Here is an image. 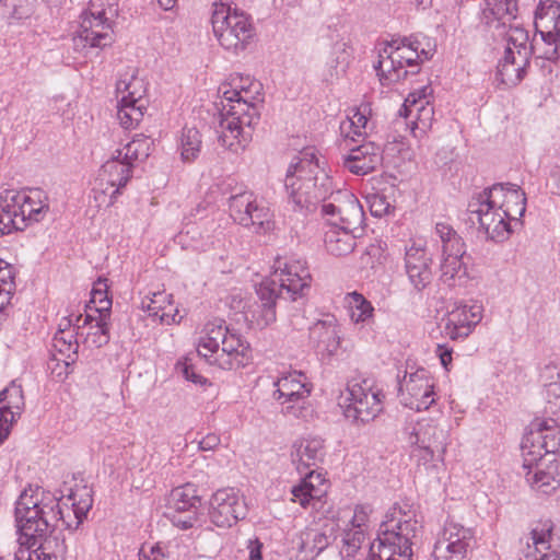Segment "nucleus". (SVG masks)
I'll return each instance as SVG.
<instances>
[{"mask_svg": "<svg viewBox=\"0 0 560 560\" xmlns=\"http://www.w3.org/2000/svg\"><path fill=\"white\" fill-rule=\"evenodd\" d=\"M312 277L306 261L300 258L277 259L271 278L256 288L258 301L248 311L250 323L265 328L276 322L278 300L296 301L311 288Z\"/></svg>", "mask_w": 560, "mask_h": 560, "instance_id": "f257e3e1", "label": "nucleus"}, {"mask_svg": "<svg viewBox=\"0 0 560 560\" xmlns=\"http://www.w3.org/2000/svg\"><path fill=\"white\" fill-rule=\"evenodd\" d=\"M18 547H35L63 520L60 500L40 487L28 486L15 502Z\"/></svg>", "mask_w": 560, "mask_h": 560, "instance_id": "f03ea898", "label": "nucleus"}, {"mask_svg": "<svg viewBox=\"0 0 560 560\" xmlns=\"http://www.w3.org/2000/svg\"><path fill=\"white\" fill-rule=\"evenodd\" d=\"M293 210L301 213L314 211L331 197L332 180L318 164L314 153H303L293 159L284 178Z\"/></svg>", "mask_w": 560, "mask_h": 560, "instance_id": "7ed1b4c3", "label": "nucleus"}, {"mask_svg": "<svg viewBox=\"0 0 560 560\" xmlns=\"http://www.w3.org/2000/svg\"><path fill=\"white\" fill-rule=\"evenodd\" d=\"M223 96L226 104L218 115L215 132L222 147L237 153L250 141L259 114L255 105L242 98L236 90L224 91Z\"/></svg>", "mask_w": 560, "mask_h": 560, "instance_id": "20e7f679", "label": "nucleus"}, {"mask_svg": "<svg viewBox=\"0 0 560 560\" xmlns=\"http://www.w3.org/2000/svg\"><path fill=\"white\" fill-rule=\"evenodd\" d=\"M420 525L417 520L385 521L380 526L377 538L371 544V560H412L413 539Z\"/></svg>", "mask_w": 560, "mask_h": 560, "instance_id": "39448f33", "label": "nucleus"}, {"mask_svg": "<svg viewBox=\"0 0 560 560\" xmlns=\"http://www.w3.org/2000/svg\"><path fill=\"white\" fill-rule=\"evenodd\" d=\"M118 15L117 0H90L81 15L75 47L104 48L112 44V21Z\"/></svg>", "mask_w": 560, "mask_h": 560, "instance_id": "423d86ee", "label": "nucleus"}, {"mask_svg": "<svg viewBox=\"0 0 560 560\" xmlns=\"http://www.w3.org/2000/svg\"><path fill=\"white\" fill-rule=\"evenodd\" d=\"M511 22L506 23L509 24L506 32L505 27L497 28V31L502 30L498 35H503L508 42L504 56L498 66V74L504 84L516 85L523 80L530 65L532 44L528 45L527 31L521 26L511 25Z\"/></svg>", "mask_w": 560, "mask_h": 560, "instance_id": "0eeeda50", "label": "nucleus"}, {"mask_svg": "<svg viewBox=\"0 0 560 560\" xmlns=\"http://www.w3.org/2000/svg\"><path fill=\"white\" fill-rule=\"evenodd\" d=\"M384 397L383 390L372 380H351L341 405L343 415L355 424L369 423L382 413Z\"/></svg>", "mask_w": 560, "mask_h": 560, "instance_id": "6e6552de", "label": "nucleus"}, {"mask_svg": "<svg viewBox=\"0 0 560 560\" xmlns=\"http://www.w3.org/2000/svg\"><path fill=\"white\" fill-rule=\"evenodd\" d=\"M211 24L220 45L228 50L244 49L254 34L247 14L224 3L213 4Z\"/></svg>", "mask_w": 560, "mask_h": 560, "instance_id": "1a4fd4ad", "label": "nucleus"}, {"mask_svg": "<svg viewBox=\"0 0 560 560\" xmlns=\"http://www.w3.org/2000/svg\"><path fill=\"white\" fill-rule=\"evenodd\" d=\"M419 42L411 38H398L387 43L380 51L375 66L383 85L405 79L408 71L405 67H417L419 63Z\"/></svg>", "mask_w": 560, "mask_h": 560, "instance_id": "9d476101", "label": "nucleus"}, {"mask_svg": "<svg viewBox=\"0 0 560 560\" xmlns=\"http://www.w3.org/2000/svg\"><path fill=\"white\" fill-rule=\"evenodd\" d=\"M435 233L441 242L440 280L454 287L467 277L466 244L463 237L447 223L439 222Z\"/></svg>", "mask_w": 560, "mask_h": 560, "instance_id": "9b49d317", "label": "nucleus"}, {"mask_svg": "<svg viewBox=\"0 0 560 560\" xmlns=\"http://www.w3.org/2000/svg\"><path fill=\"white\" fill-rule=\"evenodd\" d=\"M133 165L115 150L113 155L101 166L95 178L92 197L97 208L113 206L132 176Z\"/></svg>", "mask_w": 560, "mask_h": 560, "instance_id": "f8f14e48", "label": "nucleus"}, {"mask_svg": "<svg viewBox=\"0 0 560 560\" xmlns=\"http://www.w3.org/2000/svg\"><path fill=\"white\" fill-rule=\"evenodd\" d=\"M501 196L495 191L492 199L483 189L477 196H474L468 203L469 220L472 223L478 222L479 229L486 233L489 240L494 242H503L512 232L511 223L505 213L498 207Z\"/></svg>", "mask_w": 560, "mask_h": 560, "instance_id": "ddd939ff", "label": "nucleus"}, {"mask_svg": "<svg viewBox=\"0 0 560 560\" xmlns=\"http://www.w3.org/2000/svg\"><path fill=\"white\" fill-rule=\"evenodd\" d=\"M523 466L530 467L544 456L553 455L560 448V429L553 419H536L522 441Z\"/></svg>", "mask_w": 560, "mask_h": 560, "instance_id": "4468645a", "label": "nucleus"}, {"mask_svg": "<svg viewBox=\"0 0 560 560\" xmlns=\"http://www.w3.org/2000/svg\"><path fill=\"white\" fill-rule=\"evenodd\" d=\"M323 215L328 218L330 225L347 231L363 233L365 214L358 198L347 189H337L331 197L322 205Z\"/></svg>", "mask_w": 560, "mask_h": 560, "instance_id": "2eb2a0df", "label": "nucleus"}, {"mask_svg": "<svg viewBox=\"0 0 560 560\" xmlns=\"http://www.w3.org/2000/svg\"><path fill=\"white\" fill-rule=\"evenodd\" d=\"M230 217L243 226L267 231L271 224L270 209L258 201L255 194L243 187L235 188L228 199Z\"/></svg>", "mask_w": 560, "mask_h": 560, "instance_id": "dca6fc26", "label": "nucleus"}, {"mask_svg": "<svg viewBox=\"0 0 560 560\" xmlns=\"http://www.w3.org/2000/svg\"><path fill=\"white\" fill-rule=\"evenodd\" d=\"M434 386L432 374L424 368H419L415 372H405L398 387L400 402L416 411L427 410L436 400Z\"/></svg>", "mask_w": 560, "mask_h": 560, "instance_id": "f3484780", "label": "nucleus"}, {"mask_svg": "<svg viewBox=\"0 0 560 560\" xmlns=\"http://www.w3.org/2000/svg\"><path fill=\"white\" fill-rule=\"evenodd\" d=\"M116 92L121 95L117 118L124 128H133L141 121L143 109H145L143 100L145 90L142 80L133 74L129 79H119L116 83Z\"/></svg>", "mask_w": 560, "mask_h": 560, "instance_id": "a211bd4d", "label": "nucleus"}, {"mask_svg": "<svg viewBox=\"0 0 560 560\" xmlns=\"http://www.w3.org/2000/svg\"><path fill=\"white\" fill-rule=\"evenodd\" d=\"M474 536L469 528L447 521L434 545L433 551L439 559L469 560Z\"/></svg>", "mask_w": 560, "mask_h": 560, "instance_id": "6ab92c4d", "label": "nucleus"}, {"mask_svg": "<svg viewBox=\"0 0 560 560\" xmlns=\"http://www.w3.org/2000/svg\"><path fill=\"white\" fill-rule=\"evenodd\" d=\"M347 153L342 154V166L350 173L363 176L374 172L383 162L381 145L363 140L358 143L353 137L343 140Z\"/></svg>", "mask_w": 560, "mask_h": 560, "instance_id": "aec40b11", "label": "nucleus"}, {"mask_svg": "<svg viewBox=\"0 0 560 560\" xmlns=\"http://www.w3.org/2000/svg\"><path fill=\"white\" fill-rule=\"evenodd\" d=\"M33 196L22 191L7 189L1 198L8 202L16 230H23L27 222H39L48 211V205L40 199L39 190L31 191Z\"/></svg>", "mask_w": 560, "mask_h": 560, "instance_id": "412c9836", "label": "nucleus"}, {"mask_svg": "<svg viewBox=\"0 0 560 560\" xmlns=\"http://www.w3.org/2000/svg\"><path fill=\"white\" fill-rule=\"evenodd\" d=\"M273 393L276 400L282 405V412L299 418L303 413L302 404L308 397L311 389L306 376L302 372H291L276 382Z\"/></svg>", "mask_w": 560, "mask_h": 560, "instance_id": "4be33fe9", "label": "nucleus"}, {"mask_svg": "<svg viewBox=\"0 0 560 560\" xmlns=\"http://www.w3.org/2000/svg\"><path fill=\"white\" fill-rule=\"evenodd\" d=\"M200 505V497L191 483L173 489L167 498L166 516L171 522L182 528H191L197 521V509Z\"/></svg>", "mask_w": 560, "mask_h": 560, "instance_id": "5701e85b", "label": "nucleus"}, {"mask_svg": "<svg viewBox=\"0 0 560 560\" xmlns=\"http://www.w3.org/2000/svg\"><path fill=\"white\" fill-rule=\"evenodd\" d=\"M246 515V504L233 488L218 490L210 500L209 517L218 527H231Z\"/></svg>", "mask_w": 560, "mask_h": 560, "instance_id": "b1692460", "label": "nucleus"}, {"mask_svg": "<svg viewBox=\"0 0 560 560\" xmlns=\"http://www.w3.org/2000/svg\"><path fill=\"white\" fill-rule=\"evenodd\" d=\"M405 271L410 284L421 292L433 279L432 259L427 254L425 245L422 242L412 241L405 249Z\"/></svg>", "mask_w": 560, "mask_h": 560, "instance_id": "393cba45", "label": "nucleus"}, {"mask_svg": "<svg viewBox=\"0 0 560 560\" xmlns=\"http://www.w3.org/2000/svg\"><path fill=\"white\" fill-rule=\"evenodd\" d=\"M252 360V350L249 343L235 329L225 337L217 351L210 364H214L222 370H237L246 366Z\"/></svg>", "mask_w": 560, "mask_h": 560, "instance_id": "a878e982", "label": "nucleus"}, {"mask_svg": "<svg viewBox=\"0 0 560 560\" xmlns=\"http://www.w3.org/2000/svg\"><path fill=\"white\" fill-rule=\"evenodd\" d=\"M482 318V306L478 303L460 304L448 312L443 332L452 340L464 339Z\"/></svg>", "mask_w": 560, "mask_h": 560, "instance_id": "bb28decb", "label": "nucleus"}, {"mask_svg": "<svg viewBox=\"0 0 560 560\" xmlns=\"http://www.w3.org/2000/svg\"><path fill=\"white\" fill-rule=\"evenodd\" d=\"M553 524L545 521L537 524L530 532L521 560H560V553L552 548Z\"/></svg>", "mask_w": 560, "mask_h": 560, "instance_id": "cd10ccee", "label": "nucleus"}, {"mask_svg": "<svg viewBox=\"0 0 560 560\" xmlns=\"http://www.w3.org/2000/svg\"><path fill=\"white\" fill-rule=\"evenodd\" d=\"M24 409L21 386L12 384L0 393V444L9 435L10 427Z\"/></svg>", "mask_w": 560, "mask_h": 560, "instance_id": "c85d7f7f", "label": "nucleus"}, {"mask_svg": "<svg viewBox=\"0 0 560 560\" xmlns=\"http://www.w3.org/2000/svg\"><path fill=\"white\" fill-rule=\"evenodd\" d=\"M487 192L493 199V192L502 195L500 197L499 209L503 210L506 219L511 223L512 221H518L526 210V196L525 192L515 184H494L493 186L486 188Z\"/></svg>", "mask_w": 560, "mask_h": 560, "instance_id": "c756f323", "label": "nucleus"}, {"mask_svg": "<svg viewBox=\"0 0 560 560\" xmlns=\"http://www.w3.org/2000/svg\"><path fill=\"white\" fill-rule=\"evenodd\" d=\"M528 469L525 477L527 482L542 493H550L560 486V462L549 459L545 467L542 460H537Z\"/></svg>", "mask_w": 560, "mask_h": 560, "instance_id": "7c9ffc66", "label": "nucleus"}, {"mask_svg": "<svg viewBox=\"0 0 560 560\" xmlns=\"http://www.w3.org/2000/svg\"><path fill=\"white\" fill-rule=\"evenodd\" d=\"M431 93L429 86H423L418 91L411 92L402 105L400 114L405 117H415L418 129L424 131L431 127L434 109L430 102L427 100Z\"/></svg>", "mask_w": 560, "mask_h": 560, "instance_id": "2f4dec72", "label": "nucleus"}, {"mask_svg": "<svg viewBox=\"0 0 560 560\" xmlns=\"http://www.w3.org/2000/svg\"><path fill=\"white\" fill-rule=\"evenodd\" d=\"M325 456L324 440L318 436L301 439L292 446V462L300 472L317 466Z\"/></svg>", "mask_w": 560, "mask_h": 560, "instance_id": "473e14b6", "label": "nucleus"}, {"mask_svg": "<svg viewBox=\"0 0 560 560\" xmlns=\"http://www.w3.org/2000/svg\"><path fill=\"white\" fill-rule=\"evenodd\" d=\"M310 338L317 352L332 355L340 346V337L334 318L319 320L310 330Z\"/></svg>", "mask_w": 560, "mask_h": 560, "instance_id": "72a5a7b5", "label": "nucleus"}, {"mask_svg": "<svg viewBox=\"0 0 560 560\" xmlns=\"http://www.w3.org/2000/svg\"><path fill=\"white\" fill-rule=\"evenodd\" d=\"M302 474H305V477L300 485L292 488L291 493L293 497L292 500L305 508L312 500L319 501L326 493L327 487L326 480L319 472L315 470H303Z\"/></svg>", "mask_w": 560, "mask_h": 560, "instance_id": "f704fd0d", "label": "nucleus"}, {"mask_svg": "<svg viewBox=\"0 0 560 560\" xmlns=\"http://www.w3.org/2000/svg\"><path fill=\"white\" fill-rule=\"evenodd\" d=\"M224 324L225 322L223 319L215 318L205 326L203 336L200 338L197 351L198 354L203 357L208 362L217 351H220L222 342L231 331Z\"/></svg>", "mask_w": 560, "mask_h": 560, "instance_id": "c9c22d12", "label": "nucleus"}, {"mask_svg": "<svg viewBox=\"0 0 560 560\" xmlns=\"http://www.w3.org/2000/svg\"><path fill=\"white\" fill-rule=\"evenodd\" d=\"M416 444L429 447L431 453L443 456L446 448V432L432 421L418 422L415 429Z\"/></svg>", "mask_w": 560, "mask_h": 560, "instance_id": "e433bc0d", "label": "nucleus"}, {"mask_svg": "<svg viewBox=\"0 0 560 560\" xmlns=\"http://www.w3.org/2000/svg\"><path fill=\"white\" fill-rule=\"evenodd\" d=\"M487 9L482 12V21L488 27H506V23L516 18V0H486Z\"/></svg>", "mask_w": 560, "mask_h": 560, "instance_id": "4c0bfd02", "label": "nucleus"}, {"mask_svg": "<svg viewBox=\"0 0 560 560\" xmlns=\"http://www.w3.org/2000/svg\"><path fill=\"white\" fill-rule=\"evenodd\" d=\"M361 235L362 233L354 234V232L330 225L325 233V247L334 256H346L352 253L355 247V238Z\"/></svg>", "mask_w": 560, "mask_h": 560, "instance_id": "58836bf2", "label": "nucleus"}, {"mask_svg": "<svg viewBox=\"0 0 560 560\" xmlns=\"http://www.w3.org/2000/svg\"><path fill=\"white\" fill-rule=\"evenodd\" d=\"M109 319L110 316L93 317L86 314L83 326H89L84 343L90 348H102L109 342Z\"/></svg>", "mask_w": 560, "mask_h": 560, "instance_id": "ea45409f", "label": "nucleus"}, {"mask_svg": "<svg viewBox=\"0 0 560 560\" xmlns=\"http://www.w3.org/2000/svg\"><path fill=\"white\" fill-rule=\"evenodd\" d=\"M172 295L165 292H155L152 298H147L142 301V307L148 312L149 316L158 317L162 323L171 324L176 322L175 314L166 312V308L171 306Z\"/></svg>", "mask_w": 560, "mask_h": 560, "instance_id": "a19ab883", "label": "nucleus"}, {"mask_svg": "<svg viewBox=\"0 0 560 560\" xmlns=\"http://www.w3.org/2000/svg\"><path fill=\"white\" fill-rule=\"evenodd\" d=\"M559 34L553 32H539L532 42V55L538 58L558 60L560 58Z\"/></svg>", "mask_w": 560, "mask_h": 560, "instance_id": "79ce46f5", "label": "nucleus"}, {"mask_svg": "<svg viewBox=\"0 0 560 560\" xmlns=\"http://www.w3.org/2000/svg\"><path fill=\"white\" fill-rule=\"evenodd\" d=\"M152 140L144 135H136L124 148L117 149L125 160L133 165L136 161L145 160L151 152Z\"/></svg>", "mask_w": 560, "mask_h": 560, "instance_id": "37998d69", "label": "nucleus"}, {"mask_svg": "<svg viewBox=\"0 0 560 560\" xmlns=\"http://www.w3.org/2000/svg\"><path fill=\"white\" fill-rule=\"evenodd\" d=\"M201 135L195 127H185L180 136V155L183 161L191 162L201 150Z\"/></svg>", "mask_w": 560, "mask_h": 560, "instance_id": "c03bdc74", "label": "nucleus"}, {"mask_svg": "<svg viewBox=\"0 0 560 560\" xmlns=\"http://www.w3.org/2000/svg\"><path fill=\"white\" fill-rule=\"evenodd\" d=\"M350 317L353 323H365L373 316L374 307L362 294L352 292L349 294Z\"/></svg>", "mask_w": 560, "mask_h": 560, "instance_id": "a18cd8bd", "label": "nucleus"}, {"mask_svg": "<svg viewBox=\"0 0 560 560\" xmlns=\"http://www.w3.org/2000/svg\"><path fill=\"white\" fill-rule=\"evenodd\" d=\"M0 2L8 19L19 22L33 15L36 0H0Z\"/></svg>", "mask_w": 560, "mask_h": 560, "instance_id": "49530a36", "label": "nucleus"}, {"mask_svg": "<svg viewBox=\"0 0 560 560\" xmlns=\"http://www.w3.org/2000/svg\"><path fill=\"white\" fill-rule=\"evenodd\" d=\"M429 447L418 446L415 456L418 460L417 474L422 475L423 472L436 476L439 470V463L443 460V456H436L438 453H431Z\"/></svg>", "mask_w": 560, "mask_h": 560, "instance_id": "de8ad7c7", "label": "nucleus"}, {"mask_svg": "<svg viewBox=\"0 0 560 560\" xmlns=\"http://www.w3.org/2000/svg\"><path fill=\"white\" fill-rule=\"evenodd\" d=\"M106 279H98L91 292L90 303L95 304V311L100 316H110L112 300L107 295Z\"/></svg>", "mask_w": 560, "mask_h": 560, "instance_id": "09e8293b", "label": "nucleus"}, {"mask_svg": "<svg viewBox=\"0 0 560 560\" xmlns=\"http://www.w3.org/2000/svg\"><path fill=\"white\" fill-rule=\"evenodd\" d=\"M14 290L13 267L0 259V310L10 301V294Z\"/></svg>", "mask_w": 560, "mask_h": 560, "instance_id": "8fccbe9b", "label": "nucleus"}, {"mask_svg": "<svg viewBox=\"0 0 560 560\" xmlns=\"http://www.w3.org/2000/svg\"><path fill=\"white\" fill-rule=\"evenodd\" d=\"M43 542H37L38 546L36 549H31V555L34 560H65L63 555L66 552L65 540L61 542H56L57 550L50 551L51 540H48L47 537L44 538Z\"/></svg>", "mask_w": 560, "mask_h": 560, "instance_id": "3c124183", "label": "nucleus"}, {"mask_svg": "<svg viewBox=\"0 0 560 560\" xmlns=\"http://www.w3.org/2000/svg\"><path fill=\"white\" fill-rule=\"evenodd\" d=\"M74 331H66L65 329H58L54 336V347L60 353L70 357V353L77 354L79 343Z\"/></svg>", "mask_w": 560, "mask_h": 560, "instance_id": "603ef678", "label": "nucleus"}, {"mask_svg": "<svg viewBox=\"0 0 560 560\" xmlns=\"http://www.w3.org/2000/svg\"><path fill=\"white\" fill-rule=\"evenodd\" d=\"M83 493H80L79 490L71 492V494L68 497V500L71 501L72 511L78 520V523L82 522L83 517L86 516V513L92 508V497L90 494V491H88L85 488L82 489Z\"/></svg>", "mask_w": 560, "mask_h": 560, "instance_id": "864d4df0", "label": "nucleus"}, {"mask_svg": "<svg viewBox=\"0 0 560 560\" xmlns=\"http://www.w3.org/2000/svg\"><path fill=\"white\" fill-rule=\"evenodd\" d=\"M365 541V535L362 529H354L346 533L343 537V548L341 550L347 557H352Z\"/></svg>", "mask_w": 560, "mask_h": 560, "instance_id": "5fc2aeb1", "label": "nucleus"}, {"mask_svg": "<svg viewBox=\"0 0 560 560\" xmlns=\"http://www.w3.org/2000/svg\"><path fill=\"white\" fill-rule=\"evenodd\" d=\"M370 210L374 217H383L389 213L392 205L384 195L373 194L369 197Z\"/></svg>", "mask_w": 560, "mask_h": 560, "instance_id": "6e6d98bb", "label": "nucleus"}, {"mask_svg": "<svg viewBox=\"0 0 560 560\" xmlns=\"http://www.w3.org/2000/svg\"><path fill=\"white\" fill-rule=\"evenodd\" d=\"M348 119L350 128L353 129V133L358 137L362 136V130L365 129L369 121L365 109H352V114L348 116Z\"/></svg>", "mask_w": 560, "mask_h": 560, "instance_id": "4d7b16f0", "label": "nucleus"}, {"mask_svg": "<svg viewBox=\"0 0 560 560\" xmlns=\"http://www.w3.org/2000/svg\"><path fill=\"white\" fill-rule=\"evenodd\" d=\"M176 371L179 374H182L187 381H190L194 384L202 385L207 382V380L202 375L196 373L194 366L190 363H188L187 360L183 362H177Z\"/></svg>", "mask_w": 560, "mask_h": 560, "instance_id": "13d9d810", "label": "nucleus"}, {"mask_svg": "<svg viewBox=\"0 0 560 560\" xmlns=\"http://www.w3.org/2000/svg\"><path fill=\"white\" fill-rule=\"evenodd\" d=\"M140 560H164V553L159 546H142L139 551Z\"/></svg>", "mask_w": 560, "mask_h": 560, "instance_id": "bf43d9fd", "label": "nucleus"}, {"mask_svg": "<svg viewBox=\"0 0 560 560\" xmlns=\"http://www.w3.org/2000/svg\"><path fill=\"white\" fill-rule=\"evenodd\" d=\"M370 512H371V509L369 506L358 505L355 508L354 514L352 517V525L355 529H362V526H364L365 522L368 521Z\"/></svg>", "mask_w": 560, "mask_h": 560, "instance_id": "052dcab7", "label": "nucleus"}, {"mask_svg": "<svg viewBox=\"0 0 560 560\" xmlns=\"http://www.w3.org/2000/svg\"><path fill=\"white\" fill-rule=\"evenodd\" d=\"M558 9L559 8L556 5V0H540L536 15L545 14L550 15V18L553 19L558 14Z\"/></svg>", "mask_w": 560, "mask_h": 560, "instance_id": "680f3d73", "label": "nucleus"}, {"mask_svg": "<svg viewBox=\"0 0 560 560\" xmlns=\"http://www.w3.org/2000/svg\"><path fill=\"white\" fill-rule=\"evenodd\" d=\"M81 318H82L81 314H79V315L69 314L67 317L62 318L61 323L59 324V329H65L66 331H72L70 329L71 326H77L78 328H80L79 322L81 320Z\"/></svg>", "mask_w": 560, "mask_h": 560, "instance_id": "e2e57ef3", "label": "nucleus"}, {"mask_svg": "<svg viewBox=\"0 0 560 560\" xmlns=\"http://www.w3.org/2000/svg\"><path fill=\"white\" fill-rule=\"evenodd\" d=\"M220 443L219 436L215 434H208L199 442V448L202 451H211Z\"/></svg>", "mask_w": 560, "mask_h": 560, "instance_id": "0e129e2a", "label": "nucleus"}, {"mask_svg": "<svg viewBox=\"0 0 560 560\" xmlns=\"http://www.w3.org/2000/svg\"><path fill=\"white\" fill-rule=\"evenodd\" d=\"M247 548L249 550V560H261L262 544L258 539H250Z\"/></svg>", "mask_w": 560, "mask_h": 560, "instance_id": "69168bd1", "label": "nucleus"}, {"mask_svg": "<svg viewBox=\"0 0 560 560\" xmlns=\"http://www.w3.org/2000/svg\"><path fill=\"white\" fill-rule=\"evenodd\" d=\"M555 61L556 60H549L534 56V65L540 69L542 74L550 73L552 71L551 63Z\"/></svg>", "mask_w": 560, "mask_h": 560, "instance_id": "338daca9", "label": "nucleus"}, {"mask_svg": "<svg viewBox=\"0 0 560 560\" xmlns=\"http://www.w3.org/2000/svg\"><path fill=\"white\" fill-rule=\"evenodd\" d=\"M14 560H34L28 547H18L14 551Z\"/></svg>", "mask_w": 560, "mask_h": 560, "instance_id": "774afa93", "label": "nucleus"}]
</instances>
